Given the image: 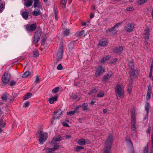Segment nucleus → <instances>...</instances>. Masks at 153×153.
Returning a JSON list of instances; mask_svg holds the SVG:
<instances>
[{"mask_svg":"<svg viewBox=\"0 0 153 153\" xmlns=\"http://www.w3.org/2000/svg\"><path fill=\"white\" fill-rule=\"evenodd\" d=\"M37 26L36 23L28 24L26 26V28L27 30L29 32L33 31L35 30Z\"/></svg>","mask_w":153,"mask_h":153,"instance_id":"6e6552de","label":"nucleus"},{"mask_svg":"<svg viewBox=\"0 0 153 153\" xmlns=\"http://www.w3.org/2000/svg\"><path fill=\"white\" fill-rule=\"evenodd\" d=\"M61 113L60 111H55L53 115V118L54 119H57L60 117Z\"/></svg>","mask_w":153,"mask_h":153,"instance_id":"412c9836","label":"nucleus"},{"mask_svg":"<svg viewBox=\"0 0 153 153\" xmlns=\"http://www.w3.org/2000/svg\"><path fill=\"white\" fill-rule=\"evenodd\" d=\"M54 15H55V19L57 21L58 20V18H57V12L56 10H54Z\"/></svg>","mask_w":153,"mask_h":153,"instance_id":"09e8293b","label":"nucleus"},{"mask_svg":"<svg viewBox=\"0 0 153 153\" xmlns=\"http://www.w3.org/2000/svg\"><path fill=\"white\" fill-rule=\"evenodd\" d=\"M111 146L105 145L103 153H111Z\"/></svg>","mask_w":153,"mask_h":153,"instance_id":"dca6fc26","label":"nucleus"},{"mask_svg":"<svg viewBox=\"0 0 153 153\" xmlns=\"http://www.w3.org/2000/svg\"><path fill=\"white\" fill-rule=\"evenodd\" d=\"M81 107L83 111H89V109L88 107V105L87 103H83Z\"/></svg>","mask_w":153,"mask_h":153,"instance_id":"a211bd4d","label":"nucleus"},{"mask_svg":"<svg viewBox=\"0 0 153 153\" xmlns=\"http://www.w3.org/2000/svg\"><path fill=\"white\" fill-rule=\"evenodd\" d=\"M46 152L48 153H51L53 152H52V149L51 148H44L43 149Z\"/></svg>","mask_w":153,"mask_h":153,"instance_id":"58836bf2","label":"nucleus"},{"mask_svg":"<svg viewBox=\"0 0 153 153\" xmlns=\"http://www.w3.org/2000/svg\"><path fill=\"white\" fill-rule=\"evenodd\" d=\"M123 50V48L121 46H119L114 48L113 51L117 54H120Z\"/></svg>","mask_w":153,"mask_h":153,"instance_id":"9b49d317","label":"nucleus"},{"mask_svg":"<svg viewBox=\"0 0 153 153\" xmlns=\"http://www.w3.org/2000/svg\"><path fill=\"white\" fill-rule=\"evenodd\" d=\"M151 139L152 141V148H153V134L151 135Z\"/></svg>","mask_w":153,"mask_h":153,"instance_id":"4d7b16f0","label":"nucleus"},{"mask_svg":"<svg viewBox=\"0 0 153 153\" xmlns=\"http://www.w3.org/2000/svg\"><path fill=\"white\" fill-rule=\"evenodd\" d=\"M105 71V68L103 67L102 65L99 66L96 69L95 76L96 77L100 76Z\"/></svg>","mask_w":153,"mask_h":153,"instance_id":"20e7f679","label":"nucleus"},{"mask_svg":"<svg viewBox=\"0 0 153 153\" xmlns=\"http://www.w3.org/2000/svg\"><path fill=\"white\" fill-rule=\"evenodd\" d=\"M131 71L130 73V76H134L136 75V72L135 70H134V68L132 69H131Z\"/></svg>","mask_w":153,"mask_h":153,"instance_id":"e433bc0d","label":"nucleus"},{"mask_svg":"<svg viewBox=\"0 0 153 153\" xmlns=\"http://www.w3.org/2000/svg\"><path fill=\"white\" fill-rule=\"evenodd\" d=\"M110 58V56H108L102 58L100 61L101 63H104L105 61L108 60Z\"/></svg>","mask_w":153,"mask_h":153,"instance_id":"bb28decb","label":"nucleus"},{"mask_svg":"<svg viewBox=\"0 0 153 153\" xmlns=\"http://www.w3.org/2000/svg\"><path fill=\"white\" fill-rule=\"evenodd\" d=\"M136 126L134 125L133 127H131V135L135 139L136 137Z\"/></svg>","mask_w":153,"mask_h":153,"instance_id":"ddd939ff","label":"nucleus"},{"mask_svg":"<svg viewBox=\"0 0 153 153\" xmlns=\"http://www.w3.org/2000/svg\"><path fill=\"white\" fill-rule=\"evenodd\" d=\"M62 124L64 126L66 127H69L68 125L65 122H62Z\"/></svg>","mask_w":153,"mask_h":153,"instance_id":"e2e57ef3","label":"nucleus"},{"mask_svg":"<svg viewBox=\"0 0 153 153\" xmlns=\"http://www.w3.org/2000/svg\"><path fill=\"white\" fill-rule=\"evenodd\" d=\"M32 95L31 93H29L26 94L23 97V99L24 100H26L28 98H30Z\"/></svg>","mask_w":153,"mask_h":153,"instance_id":"cd10ccee","label":"nucleus"},{"mask_svg":"<svg viewBox=\"0 0 153 153\" xmlns=\"http://www.w3.org/2000/svg\"><path fill=\"white\" fill-rule=\"evenodd\" d=\"M108 42L105 39H102L99 42V45L102 46H105L107 45Z\"/></svg>","mask_w":153,"mask_h":153,"instance_id":"aec40b11","label":"nucleus"},{"mask_svg":"<svg viewBox=\"0 0 153 153\" xmlns=\"http://www.w3.org/2000/svg\"><path fill=\"white\" fill-rule=\"evenodd\" d=\"M39 76L38 75H37L36 76V78L35 79V82H39Z\"/></svg>","mask_w":153,"mask_h":153,"instance_id":"bf43d9fd","label":"nucleus"},{"mask_svg":"<svg viewBox=\"0 0 153 153\" xmlns=\"http://www.w3.org/2000/svg\"><path fill=\"white\" fill-rule=\"evenodd\" d=\"M30 74V73L28 71H26L25 73L23 74L22 77L23 78H26L28 75Z\"/></svg>","mask_w":153,"mask_h":153,"instance_id":"2f4dec72","label":"nucleus"},{"mask_svg":"<svg viewBox=\"0 0 153 153\" xmlns=\"http://www.w3.org/2000/svg\"><path fill=\"white\" fill-rule=\"evenodd\" d=\"M115 92L117 97H123L124 95V90L122 86L120 85H117L115 87Z\"/></svg>","mask_w":153,"mask_h":153,"instance_id":"f03ea898","label":"nucleus"},{"mask_svg":"<svg viewBox=\"0 0 153 153\" xmlns=\"http://www.w3.org/2000/svg\"><path fill=\"white\" fill-rule=\"evenodd\" d=\"M144 37V38H149V30H145L143 33Z\"/></svg>","mask_w":153,"mask_h":153,"instance_id":"393cba45","label":"nucleus"},{"mask_svg":"<svg viewBox=\"0 0 153 153\" xmlns=\"http://www.w3.org/2000/svg\"><path fill=\"white\" fill-rule=\"evenodd\" d=\"M78 143L81 145H84L85 144V141L83 139H81L78 141Z\"/></svg>","mask_w":153,"mask_h":153,"instance_id":"c756f323","label":"nucleus"},{"mask_svg":"<svg viewBox=\"0 0 153 153\" xmlns=\"http://www.w3.org/2000/svg\"><path fill=\"white\" fill-rule=\"evenodd\" d=\"M22 16L24 19H27L28 18V13L26 12H24L22 13Z\"/></svg>","mask_w":153,"mask_h":153,"instance_id":"c85d7f7f","label":"nucleus"},{"mask_svg":"<svg viewBox=\"0 0 153 153\" xmlns=\"http://www.w3.org/2000/svg\"><path fill=\"white\" fill-rule=\"evenodd\" d=\"M69 33V30L68 29H66L63 32V34L65 36L68 35Z\"/></svg>","mask_w":153,"mask_h":153,"instance_id":"79ce46f5","label":"nucleus"},{"mask_svg":"<svg viewBox=\"0 0 153 153\" xmlns=\"http://www.w3.org/2000/svg\"><path fill=\"white\" fill-rule=\"evenodd\" d=\"M63 49L61 46L59 48L57 54V60L59 61L62 59L63 53Z\"/></svg>","mask_w":153,"mask_h":153,"instance_id":"0eeeda50","label":"nucleus"},{"mask_svg":"<svg viewBox=\"0 0 153 153\" xmlns=\"http://www.w3.org/2000/svg\"><path fill=\"white\" fill-rule=\"evenodd\" d=\"M84 30H82L77 34V37L79 38H81L82 37V36L84 34Z\"/></svg>","mask_w":153,"mask_h":153,"instance_id":"72a5a7b5","label":"nucleus"},{"mask_svg":"<svg viewBox=\"0 0 153 153\" xmlns=\"http://www.w3.org/2000/svg\"><path fill=\"white\" fill-rule=\"evenodd\" d=\"M15 82L14 81H12L10 82V85L13 86L15 84Z\"/></svg>","mask_w":153,"mask_h":153,"instance_id":"680f3d73","label":"nucleus"},{"mask_svg":"<svg viewBox=\"0 0 153 153\" xmlns=\"http://www.w3.org/2000/svg\"><path fill=\"white\" fill-rule=\"evenodd\" d=\"M129 66L130 68L131 69H132L134 68V64H133V62L132 61H131L129 63Z\"/></svg>","mask_w":153,"mask_h":153,"instance_id":"a19ab883","label":"nucleus"},{"mask_svg":"<svg viewBox=\"0 0 153 153\" xmlns=\"http://www.w3.org/2000/svg\"><path fill=\"white\" fill-rule=\"evenodd\" d=\"M38 52L37 50H36L33 52V56L35 57H37L38 56Z\"/></svg>","mask_w":153,"mask_h":153,"instance_id":"a18cd8bd","label":"nucleus"},{"mask_svg":"<svg viewBox=\"0 0 153 153\" xmlns=\"http://www.w3.org/2000/svg\"><path fill=\"white\" fill-rule=\"evenodd\" d=\"M117 61V58H114L113 59H112L110 61V63L111 64H113L115 63Z\"/></svg>","mask_w":153,"mask_h":153,"instance_id":"3c124183","label":"nucleus"},{"mask_svg":"<svg viewBox=\"0 0 153 153\" xmlns=\"http://www.w3.org/2000/svg\"><path fill=\"white\" fill-rule=\"evenodd\" d=\"M5 5L3 2L0 0V13H1L4 9Z\"/></svg>","mask_w":153,"mask_h":153,"instance_id":"a878e982","label":"nucleus"},{"mask_svg":"<svg viewBox=\"0 0 153 153\" xmlns=\"http://www.w3.org/2000/svg\"><path fill=\"white\" fill-rule=\"evenodd\" d=\"M81 107V105H79L78 106H76V107H75V108H74V110L75 111H77V110H78L79 108Z\"/></svg>","mask_w":153,"mask_h":153,"instance_id":"13d9d810","label":"nucleus"},{"mask_svg":"<svg viewBox=\"0 0 153 153\" xmlns=\"http://www.w3.org/2000/svg\"><path fill=\"white\" fill-rule=\"evenodd\" d=\"M121 24V23H119L116 24L115 25L110 28H108L107 30V33H111L112 34H116L117 33V28Z\"/></svg>","mask_w":153,"mask_h":153,"instance_id":"7ed1b4c3","label":"nucleus"},{"mask_svg":"<svg viewBox=\"0 0 153 153\" xmlns=\"http://www.w3.org/2000/svg\"><path fill=\"white\" fill-rule=\"evenodd\" d=\"M41 34L42 31L40 30H37L35 33L34 38H40Z\"/></svg>","mask_w":153,"mask_h":153,"instance_id":"4be33fe9","label":"nucleus"},{"mask_svg":"<svg viewBox=\"0 0 153 153\" xmlns=\"http://www.w3.org/2000/svg\"><path fill=\"white\" fill-rule=\"evenodd\" d=\"M62 68L63 67L60 64L58 65L57 67V69L58 70H61L62 69Z\"/></svg>","mask_w":153,"mask_h":153,"instance_id":"49530a36","label":"nucleus"},{"mask_svg":"<svg viewBox=\"0 0 153 153\" xmlns=\"http://www.w3.org/2000/svg\"><path fill=\"white\" fill-rule=\"evenodd\" d=\"M83 147L81 146H78L76 149V151H79L80 149H83Z\"/></svg>","mask_w":153,"mask_h":153,"instance_id":"de8ad7c7","label":"nucleus"},{"mask_svg":"<svg viewBox=\"0 0 153 153\" xmlns=\"http://www.w3.org/2000/svg\"><path fill=\"white\" fill-rule=\"evenodd\" d=\"M11 75L8 71L6 72L4 74L2 77V81L4 83H8L10 79Z\"/></svg>","mask_w":153,"mask_h":153,"instance_id":"39448f33","label":"nucleus"},{"mask_svg":"<svg viewBox=\"0 0 153 153\" xmlns=\"http://www.w3.org/2000/svg\"><path fill=\"white\" fill-rule=\"evenodd\" d=\"M40 10L38 9H35L33 12L32 14L35 16H37L41 14Z\"/></svg>","mask_w":153,"mask_h":153,"instance_id":"b1692460","label":"nucleus"},{"mask_svg":"<svg viewBox=\"0 0 153 153\" xmlns=\"http://www.w3.org/2000/svg\"><path fill=\"white\" fill-rule=\"evenodd\" d=\"M33 0H25L24 5L27 7L31 6L33 2Z\"/></svg>","mask_w":153,"mask_h":153,"instance_id":"2eb2a0df","label":"nucleus"},{"mask_svg":"<svg viewBox=\"0 0 153 153\" xmlns=\"http://www.w3.org/2000/svg\"><path fill=\"white\" fill-rule=\"evenodd\" d=\"M133 10V8L131 7H128L126 8V10L127 11H131Z\"/></svg>","mask_w":153,"mask_h":153,"instance_id":"6e6d98bb","label":"nucleus"},{"mask_svg":"<svg viewBox=\"0 0 153 153\" xmlns=\"http://www.w3.org/2000/svg\"><path fill=\"white\" fill-rule=\"evenodd\" d=\"M114 140L113 135L111 134H110L105 142V145L111 146Z\"/></svg>","mask_w":153,"mask_h":153,"instance_id":"423d86ee","label":"nucleus"},{"mask_svg":"<svg viewBox=\"0 0 153 153\" xmlns=\"http://www.w3.org/2000/svg\"><path fill=\"white\" fill-rule=\"evenodd\" d=\"M37 133L39 134V143L40 144H43L48 137V134L42 131H38Z\"/></svg>","mask_w":153,"mask_h":153,"instance_id":"f257e3e1","label":"nucleus"},{"mask_svg":"<svg viewBox=\"0 0 153 153\" xmlns=\"http://www.w3.org/2000/svg\"><path fill=\"white\" fill-rule=\"evenodd\" d=\"M152 87L150 85H149L148 86V90L147 91V92L146 97V99L147 100H149L150 98V94L152 92Z\"/></svg>","mask_w":153,"mask_h":153,"instance_id":"4468645a","label":"nucleus"},{"mask_svg":"<svg viewBox=\"0 0 153 153\" xmlns=\"http://www.w3.org/2000/svg\"><path fill=\"white\" fill-rule=\"evenodd\" d=\"M75 110L71 111L68 112L67 114L70 116L71 115L74 114H75Z\"/></svg>","mask_w":153,"mask_h":153,"instance_id":"c03bdc74","label":"nucleus"},{"mask_svg":"<svg viewBox=\"0 0 153 153\" xmlns=\"http://www.w3.org/2000/svg\"><path fill=\"white\" fill-rule=\"evenodd\" d=\"M30 102L28 101L25 102L24 104V106L25 107H27L29 105Z\"/></svg>","mask_w":153,"mask_h":153,"instance_id":"8fccbe9b","label":"nucleus"},{"mask_svg":"<svg viewBox=\"0 0 153 153\" xmlns=\"http://www.w3.org/2000/svg\"><path fill=\"white\" fill-rule=\"evenodd\" d=\"M104 95V93L103 92H100L98 94H97V97H103Z\"/></svg>","mask_w":153,"mask_h":153,"instance_id":"ea45409f","label":"nucleus"},{"mask_svg":"<svg viewBox=\"0 0 153 153\" xmlns=\"http://www.w3.org/2000/svg\"><path fill=\"white\" fill-rule=\"evenodd\" d=\"M59 147V146L58 145H56L54 146V147L53 148H52V152H54V151L55 150H56Z\"/></svg>","mask_w":153,"mask_h":153,"instance_id":"37998d69","label":"nucleus"},{"mask_svg":"<svg viewBox=\"0 0 153 153\" xmlns=\"http://www.w3.org/2000/svg\"><path fill=\"white\" fill-rule=\"evenodd\" d=\"M97 91L96 89H93L91 90V93H96L97 92Z\"/></svg>","mask_w":153,"mask_h":153,"instance_id":"0e129e2a","label":"nucleus"},{"mask_svg":"<svg viewBox=\"0 0 153 153\" xmlns=\"http://www.w3.org/2000/svg\"><path fill=\"white\" fill-rule=\"evenodd\" d=\"M148 0H138L137 2V3L140 5L143 4L146 2Z\"/></svg>","mask_w":153,"mask_h":153,"instance_id":"f704fd0d","label":"nucleus"},{"mask_svg":"<svg viewBox=\"0 0 153 153\" xmlns=\"http://www.w3.org/2000/svg\"><path fill=\"white\" fill-rule=\"evenodd\" d=\"M34 7H38L39 8H42L41 4L39 2V0H35L33 5Z\"/></svg>","mask_w":153,"mask_h":153,"instance_id":"f3484780","label":"nucleus"},{"mask_svg":"<svg viewBox=\"0 0 153 153\" xmlns=\"http://www.w3.org/2000/svg\"><path fill=\"white\" fill-rule=\"evenodd\" d=\"M59 87H56L52 90V92L54 94L56 93L59 91Z\"/></svg>","mask_w":153,"mask_h":153,"instance_id":"4c0bfd02","label":"nucleus"},{"mask_svg":"<svg viewBox=\"0 0 153 153\" xmlns=\"http://www.w3.org/2000/svg\"><path fill=\"white\" fill-rule=\"evenodd\" d=\"M46 41V39H42V43L41 45H42L44 44V43Z\"/></svg>","mask_w":153,"mask_h":153,"instance_id":"338daca9","label":"nucleus"},{"mask_svg":"<svg viewBox=\"0 0 153 153\" xmlns=\"http://www.w3.org/2000/svg\"><path fill=\"white\" fill-rule=\"evenodd\" d=\"M73 44L72 43H71L70 44H69V49H72L73 47Z\"/></svg>","mask_w":153,"mask_h":153,"instance_id":"052dcab7","label":"nucleus"},{"mask_svg":"<svg viewBox=\"0 0 153 153\" xmlns=\"http://www.w3.org/2000/svg\"><path fill=\"white\" fill-rule=\"evenodd\" d=\"M94 14L92 13L90 14V17L91 19H92L94 17Z\"/></svg>","mask_w":153,"mask_h":153,"instance_id":"774afa93","label":"nucleus"},{"mask_svg":"<svg viewBox=\"0 0 153 153\" xmlns=\"http://www.w3.org/2000/svg\"><path fill=\"white\" fill-rule=\"evenodd\" d=\"M131 123L132 124L131 127H133V126H135L136 121V116L135 114V112L134 111H132L131 112Z\"/></svg>","mask_w":153,"mask_h":153,"instance_id":"9d476101","label":"nucleus"},{"mask_svg":"<svg viewBox=\"0 0 153 153\" xmlns=\"http://www.w3.org/2000/svg\"><path fill=\"white\" fill-rule=\"evenodd\" d=\"M150 107V105L148 103H147L145 106V109L146 111L147 114H148L149 112V108Z\"/></svg>","mask_w":153,"mask_h":153,"instance_id":"c9c22d12","label":"nucleus"},{"mask_svg":"<svg viewBox=\"0 0 153 153\" xmlns=\"http://www.w3.org/2000/svg\"><path fill=\"white\" fill-rule=\"evenodd\" d=\"M148 146L145 147L143 151L144 153H148Z\"/></svg>","mask_w":153,"mask_h":153,"instance_id":"5fc2aeb1","label":"nucleus"},{"mask_svg":"<svg viewBox=\"0 0 153 153\" xmlns=\"http://www.w3.org/2000/svg\"><path fill=\"white\" fill-rule=\"evenodd\" d=\"M5 125V123L3 122V119L1 118L0 121V127L1 128L4 127Z\"/></svg>","mask_w":153,"mask_h":153,"instance_id":"473e14b6","label":"nucleus"},{"mask_svg":"<svg viewBox=\"0 0 153 153\" xmlns=\"http://www.w3.org/2000/svg\"><path fill=\"white\" fill-rule=\"evenodd\" d=\"M1 98L2 101L6 102L8 98V94L6 93L3 94L1 96Z\"/></svg>","mask_w":153,"mask_h":153,"instance_id":"6ab92c4d","label":"nucleus"},{"mask_svg":"<svg viewBox=\"0 0 153 153\" xmlns=\"http://www.w3.org/2000/svg\"><path fill=\"white\" fill-rule=\"evenodd\" d=\"M134 25L133 23L128 24L124 28V30L126 32L130 33L132 31L134 28Z\"/></svg>","mask_w":153,"mask_h":153,"instance_id":"1a4fd4ad","label":"nucleus"},{"mask_svg":"<svg viewBox=\"0 0 153 153\" xmlns=\"http://www.w3.org/2000/svg\"><path fill=\"white\" fill-rule=\"evenodd\" d=\"M112 75L111 73H108V74L105 75L102 78V80L103 81L106 82L107 80L110 78Z\"/></svg>","mask_w":153,"mask_h":153,"instance_id":"f8f14e48","label":"nucleus"},{"mask_svg":"<svg viewBox=\"0 0 153 153\" xmlns=\"http://www.w3.org/2000/svg\"><path fill=\"white\" fill-rule=\"evenodd\" d=\"M67 3V0H62V3L63 4L64 6V7H65V6L66 4Z\"/></svg>","mask_w":153,"mask_h":153,"instance_id":"603ef678","label":"nucleus"},{"mask_svg":"<svg viewBox=\"0 0 153 153\" xmlns=\"http://www.w3.org/2000/svg\"><path fill=\"white\" fill-rule=\"evenodd\" d=\"M57 97V95H56L54 97L49 98L48 101L49 103L51 104L53 103L55 101H56Z\"/></svg>","mask_w":153,"mask_h":153,"instance_id":"5701e85b","label":"nucleus"},{"mask_svg":"<svg viewBox=\"0 0 153 153\" xmlns=\"http://www.w3.org/2000/svg\"><path fill=\"white\" fill-rule=\"evenodd\" d=\"M153 70H151V69L150 68V72L149 73V77L150 78H152V80H153V77L152 76V71Z\"/></svg>","mask_w":153,"mask_h":153,"instance_id":"864d4df0","label":"nucleus"},{"mask_svg":"<svg viewBox=\"0 0 153 153\" xmlns=\"http://www.w3.org/2000/svg\"><path fill=\"white\" fill-rule=\"evenodd\" d=\"M62 139V137H54L53 138L52 142H59Z\"/></svg>","mask_w":153,"mask_h":153,"instance_id":"7c9ffc66","label":"nucleus"},{"mask_svg":"<svg viewBox=\"0 0 153 153\" xmlns=\"http://www.w3.org/2000/svg\"><path fill=\"white\" fill-rule=\"evenodd\" d=\"M39 40L38 39H34L33 40V42L34 44L37 43L38 41Z\"/></svg>","mask_w":153,"mask_h":153,"instance_id":"69168bd1","label":"nucleus"}]
</instances>
